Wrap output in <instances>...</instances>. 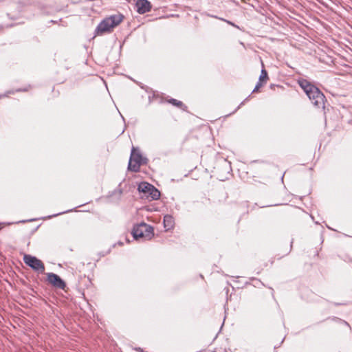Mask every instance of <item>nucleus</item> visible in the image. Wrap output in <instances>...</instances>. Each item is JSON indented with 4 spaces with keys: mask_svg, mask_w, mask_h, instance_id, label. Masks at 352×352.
Returning a JSON list of instances; mask_svg holds the SVG:
<instances>
[{
    "mask_svg": "<svg viewBox=\"0 0 352 352\" xmlns=\"http://www.w3.org/2000/svg\"><path fill=\"white\" fill-rule=\"evenodd\" d=\"M298 84L305 92L313 105L318 108L324 107L325 96L317 87L305 79L299 80Z\"/></svg>",
    "mask_w": 352,
    "mask_h": 352,
    "instance_id": "f257e3e1",
    "label": "nucleus"
},
{
    "mask_svg": "<svg viewBox=\"0 0 352 352\" xmlns=\"http://www.w3.org/2000/svg\"><path fill=\"white\" fill-rule=\"evenodd\" d=\"M123 16L121 14H116L105 18L97 26L95 30L96 35H102L110 32L115 27L118 25L122 21Z\"/></svg>",
    "mask_w": 352,
    "mask_h": 352,
    "instance_id": "f03ea898",
    "label": "nucleus"
},
{
    "mask_svg": "<svg viewBox=\"0 0 352 352\" xmlns=\"http://www.w3.org/2000/svg\"><path fill=\"white\" fill-rule=\"evenodd\" d=\"M132 234L135 239L142 238L150 240L153 236V228L145 223H142L133 228Z\"/></svg>",
    "mask_w": 352,
    "mask_h": 352,
    "instance_id": "7ed1b4c3",
    "label": "nucleus"
},
{
    "mask_svg": "<svg viewBox=\"0 0 352 352\" xmlns=\"http://www.w3.org/2000/svg\"><path fill=\"white\" fill-rule=\"evenodd\" d=\"M143 157L141 153L137 151L136 148L133 147L129 162L128 169L133 172H138L140 168V166L143 164Z\"/></svg>",
    "mask_w": 352,
    "mask_h": 352,
    "instance_id": "20e7f679",
    "label": "nucleus"
},
{
    "mask_svg": "<svg viewBox=\"0 0 352 352\" xmlns=\"http://www.w3.org/2000/svg\"><path fill=\"white\" fill-rule=\"evenodd\" d=\"M138 190L144 193L151 200H157L160 197V191L153 185L147 182H142L139 184Z\"/></svg>",
    "mask_w": 352,
    "mask_h": 352,
    "instance_id": "39448f33",
    "label": "nucleus"
},
{
    "mask_svg": "<svg viewBox=\"0 0 352 352\" xmlns=\"http://www.w3.org/2000/svg\"><path fill=\"white\" fill-rule=\"evenodd\" d=\"M24 263L34 270L43 273L45 266L43 262L35 256L30 254H25L23 256Z\"/></svg>",
    "mask_w": 352,
    "mask_h": 352,
    "instance_id": "423d86ee",
    "label": "nucleus"
},
{
    "mask_svg": "<svg viewBox=\"0 0 352 352\" xmlns=\"http://www.w3.org/2000/svg\"><path fill=\"white\" fill-rule=\"evenodd\" d=\"M47 280L53 287L64 289L66 284L59 276L54 273H48L47 274Z\"/></svg>",
    "mask_w": 352,
    "mask_h": 352,
    "instance_id": "0eeeda50",
    "label": "nucleus"
},
{
    "mask_svg": "<svg viewBox=\"0 0 352 352\" xmlns=\"http://www.w3.org/2000/svg\"><path fill=\"white\" fill-rule=\"evenodd\" d=\"M137 12L140 14L148 12L151 9V3L148 0H138L135 3Z\"/></svg>",
    "mask_w": 352,
    "mask_h": 352,
    "instance_id": "6e6552de",
    "label": "nucleus"
},
{
    "mask_svg": "<svg viewBox=\"0 0 352 352\" xmlns=\"http://www.w3.org/2000/svg\"><path fill=\"white\" fill-rule=\"evenodd\" d=\"M174 226L173 217L170 215H165L164 217V226L168 230L171 229Z\"/></svg>",
    "mask_w": 352,
    "mask_h": 352,
    "instance_id": "1a4fd4ad",
    "label": "nucleus"
},
{
    "mask_svg": "<svg viewBox=\"0 0 352 352\" xmlns=\"http://www.w3.org/2000/svg\"><path fill=\"white\" fill-rule=\"evenodd\" d=\"M268 80L267 72L265 69H262L261 75L259 76V82L267 81Z\"/></svg>",
    "mask_w": 352,
    "mask_h": 352,
    "instance_id": "9d476101",
    "label": "nucleus"
},
{
    "mask_svg": "<svg viewBox=\"0 0 352 352\" xmlns=\"http://www.w3.org/2000/svg\"><path fill=\"white\" fill-rule=\"evenodd\" d=\"M168 102L170 104H172L174 106L182 107L183 106V103L181 101H179L176 99L171 98L168 100Z\"/></svg>",
    "mask_w": 352,
    "mask_h": 352,
    "instance_id": "9b49d317",
    "label": "nucleus"
},
{
    "mask_svg": "<svg viewBox=\"0 0 352 352\" xmlns=\"http://www.w3.org/2000/svg\"><path fill=\"white\" fill-rule=\"evenodd\" d=\"M262 82H258L256 87H254V90H253V92H255L256 91L261 87H262Z\"/></svg>",
    "mask_w": 352,
    "mask_h": 352,
    "instance_id": "f8f14e48",
    "label": "nucleus"
}]
</instances>
